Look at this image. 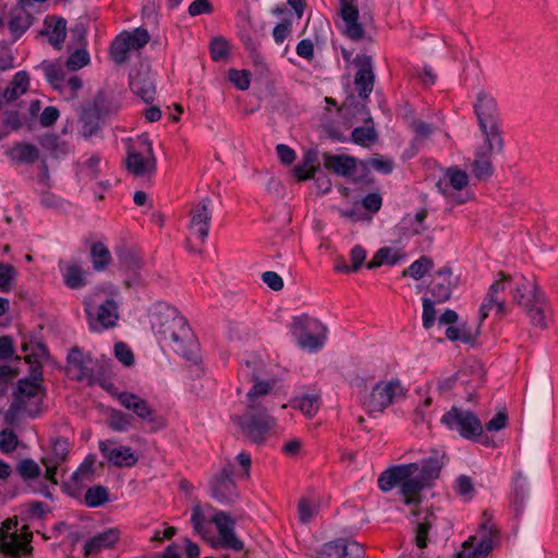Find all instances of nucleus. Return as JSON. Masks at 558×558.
I'll return each mask as SVG.
<instances>
[{
    "label": "nucleus",
    "instance_id": "1",
    "mask_svg": "<svg viewBox=\"0 0 558 558\" xmlns=\"http://www.w3.org/2000/svg\"><path fill=\"white\" fill-rule=\"evenodd\" d=\"M150 324L160 342L172 348L184 359L192 360L197 343L187 320L179 311L166 302H158L150 310Z\"/></svg>",
    "mask_w": 558,
    "mask_h": 558
},
{
    "label": "nucleus",
    "instance_id": "2",
    "mask_svg": "<svg viewBox=\"0 0 558 558\" xmlns=\"http://www.w3.org/2000/svg\"><path fill=\"white\" fill-rule=\"evenodd\" d=\"M25 362L29 364V375L17 380L12 395V402L4 413V421L10 426H17L22 417L35 418L41 413V404L45 397V388L41 361L35 353L25 355Z\"/></svg>",
    "mask_w": 558,
    "mask_h": 558
},
{
    "label": "nucleus",
    "instance_id": "3",
    "mask_svg": "<svg viewBox=\"0 0 558 558\" xmlns=\"http://www.w3.org/2000/svg\"><path fill=\"white\" fill-rule=\"evenodd\" d=\"M191 522L194 531L205 537L209 531V524H215L218 532V546L223 549L241 551L244 549V543L235 533V520L222 510H216L207 522L198 506L194 507L191 514Z\"/></svg>",
    "mask_w": 558,
    "mask_h": 558
},
{
    "label": "nucleus",
    "instance_id": "4",
    "mask_svg": "<svg viewBox=\"0 0 558 558\" xmlns=\"http://www.w3.org/2000/svg\"><path fill=\"white\" fill-rule=\"evenodd\" d=\"M513 300L524 308L534 327L547 328L550 306L545 292L534 281L521 278L513 291Z\"/></svg>",
    "mask_w": 558,
    "mask_h": 558
},
{
    "label": "nucleus",
    "instance_id": "5",
    "mask_svg": "<svg viewBox=\"0 0 558 558\" xmlns=\"http://www.w3.org/2000/svg\"><path fill=\"white\" fill-rule=\"evenodd\" d=\"M440 423L450 432L470 441L492 446L488 436L484 435V426L480 417L471 410L453 405L440 417Z\"/></svg>",
    "mask_w": 558,
    "mask_h": 558
},
{
    "label": "nucleus",
    "instance_id": "6",
    "mask_svg": "<svg viewBox=\"0 0 558 558\" xmlns=\"http://www.w3.org/2000/svg\"><path fill=\"white\" fill-rule=\"evenodd\" d=\"M480 129L485 136L489 150H501L502 138L498 125L497 104L493 96L478 93L473 105Z\"/></svg>",
    "mask_w": 558,
    "mask_h": 558
},
{
    "label": "nucleus",
    "instance_id": "7",
    "mask_svg": "<svg viewBox=\"0 0 558 558\" xmlns=\"http://www.w3.org/2000/svg\"><path fill=\"white\" fill-rule=\"evenodd\" d=\"M244 436L255 444L263 442L275 424L264 407L248 404L247 411L233 417Z\"/></svg>",
    "mask_w": 558,
    "mask_h": 558
},
{
    "label": "nucleus",
    "instance_id": "8",
    "mask_svg": "<svg viewBox=\"0 0 558 558\" xmlns=\"http://www.w3.org/2000/svg\"><path fill=\"white\" fill-rule=\"evenodd\" d=\"M403 395L399 380L378 381L369 392L361 397V403L369 416L376 417Z\"/></svg>",
    "mask_w": 558,
    "mask_h": 558
},
{
    "label": "nucleus",
    "instance_id": "9",
    "mask_svg": "<svg viewBox=\"0 0 558 558\" xmlns=\"http://www.w3.org/2000/svg\"><path fill=\"white\" fill-rule=\"evenodd\" d=\"M295 328L300 329L296 335L298 345L308 352H317L325 345L327 339V327L315 318H296Z\"/></svg>",
    "mask_w": 558,
    "mask_h": 558
},
{
    "label": "nucleus",
    "instance_id": "10",
    "mask_svg": "<svg viewBox=\"0 0 558 558\" xmlns=\"http://www.w3.org/2000/svg\"><path fill=\"white\" fill-rule=\"evenodd\" d=\"M98 449L108 463L117 468H132L138 461L131 447L118 445L114 439L99 440Z\"/></svg>",
    "mask_w": 558,
    "mask_h": 558
},
{
    "label": "nucleus",
    "instance_id": "11",
    "mask_svg": "<svg viewBox=\"0 0 558 558\" xmlns=\"http://www.w3.org/2000/svg\"><path fill=\"white\" fill-rule=\"evenodd\" d=\"M352 62L357 68L354 75L355 89L359 97L366 100L369 98L375 84L373 59L365 53H357Z\"/></svg>",
    "mask_w": 558,
    "mask_h": 558
},
{
    "label": "nucleus",
    "instance_id": "12",
    "mask_svg": "<svg viewBox=\"0 0 558 558\" xmlns=\"http://www.w3.org/2000/svg\"><path fill=\"white\" fill-rule=\"evenodd\" d=\"M481 529L482 536L477 545L470 544L473 538L464 542L463 549L458 555L459 558H485L493 550L494 542L499 535L498 529L489 521L482 523Z\"/></svg>",
    "mask_w": 558,
    "mask_h": 558
},
{
    "label": "nucleus",
    "instance_id": "13",
    "mask_svg": "<svg viewBox=\"0 0 558 558\" xmlns=\"http://www.w3.org/2000/svg\"><path fill=\"white\" fill-rule=\"evenodd\" d=\"M211 496L220 504H232L238 498V488L233 481L231 466L223 468L210 481Z\"/></svg>",
    "mask_w": 558,
    "mask_h": 558
},
{
    "label": "nucleus",
    "instance_id": "14",
    "mask_svg": "<svg viewBox=\"0 0 558 558\" xmlns=\"http://www.w3.org/2000/svg\"><path fill=\"white\" fill-rule=\"evenodd\" d=\"M213 213V201L204 197L191 211L190 230L201 241L208 236Z\"/></svg>",
    "mask_w": 558,
    "mask_h": 558
},
{
    "label": "nucleus",
    "instance_id": "15",
    "mask_svg": "<svg viewBox=\"0 0 558 558\" xmlns=\"http://www.w3.org/2000/svg\"><path fill=\"white\" fill-rule=\"evenodd\" d=\"M417 463L398 464L381 472L377 478L378 488L388 493L396 487L400 488L401 483L410 475L416 474Z\"/></svg>",
    "mask_w": 558,
    "mask_h": 558
},
{
    "label": "nucleus",
    "instance_id": "16",
    "mask_svg": "<svg viewBox=\"0 0 558 558\" xmlns=\"http://www.w3.org/2000/svg\"><path fill=\"white\" fill-rule=\"evenodd\" d=\"M128 170L135 177H143L156 171V158L151 144L145 146V151L128 150L125 159Z\"/></svg>",
    "mask_w": 558,
    "mask_h": 558
},
{
    "label": "nucleus",
    "instance_id": "17",
    "mask_svg": "<svg viewBox=\"0 0 558 558\" xmlns=\"http://www.w3.org/2000/svg\"><path fill=\"white\" fill-rule=\"evenodd\" d=\"M129 81L134 95L146 104L154 101L156 95L155 80L148 71L133 70L130 73Z\"/></svg>",
    "mask_w": 558,
    "mask_h": 558
},
{
    "label": "nucleus",
    "instance_id": "18",
    "mask_svg": "<svg viewBox=\"0 0 558 558\" xmlns=\"http://www.w3.org/2000/svg\"><path fill=\"white\" fill-rule=\"evenodd\" d=\"M340 15L345 24L344 34L352 40H360L364 37V28L359 23V10L354 0H340Z\"/></svg>",
    "mask_w": 558,
    "mask_h": 558
},
{
    "label": "nucleus",
    "instance_id": "19",
    "mask_svg": "<svg viewBox=\"0 0 558 558\" xmlns=\"http://www.w3.org/2000/svg\"><path fill=\"white\" fill-rule=\"evenodd\" d=\"M121 532L116 527L106 529L88 538L84 544V555L92 556L112 548L120 539Z\"/></svg>",
    "mask_w": 558,
    "mask_h": 558
},
{
    "label": "nucleus",
    "instance_id": "20",
    "mask_svg": "<svg viewBox=\"0 0 558 558\" xmlns=\"http://www.w3.org/2000/svg\"><path fill=\"white\" fill-rule=\"evenodd\" d=\"M445 453L440 451H432L427 457L423 458L418 464L416 475L429 486L430 483L439 477L440 471L445 465Z\"/></svg>",
    "mask_w": 558,
    "mask_h": 558
},
{
    "label": "nucleus",
    "instance_id": "21",
    "mask_svg": "<svg viewBox=\"0 0 558 558\" xmlns=\"http://www.w3.org/2000/svg\"><path fill=\"white\" fill-rule=\"evenodd\" d=\"M120 404L126 410L132 411L143 423H154L156 421V413L151 405L135 393L122 395Z\"/></svg>",
    "mask_w": 558,
    "mask_h": 558
},
{
    "label": "nucleus",
    "instance_id": "22",
    "mask_svg": "<svg viewBox=\"0 0 558 558\" xmlns=\"http://www.w3.org/2000/svg\"><path fill=\"white\" fill-rule=\"evenodd\" d=\"M31 542V534L21 536L16 533H13L5 536L4 539L0 543V550L4 555L12 558H22L32 554L33 547Z\"/></svg>",
    "mask_w": 558,
    "mask_h": 558
},
{
    "label": "nucleus",
    "instance_id": "23",
    "mask_svg": "<svg viewBox=\"0 0 558 558\" xmlns=\"http://www.w3.org/2000/svg\"><path fill=\"white\" fill-rule=\"evenodd\" d=\"M324 167L337 175L350 177L356 168V159L348 155H323Z\"/></svg>",
    "mask_w": 558,
    "mask_h": 558
},
{
    "label": "nucleus",
    "instance_id": "24",
    "mask_svg": "<svg viewBox=\"0 0 558 558\" xmlns=\"http://www.w3.org/2000/svg\"><path fill=\"white\" fill-rule=\"evenodd\" d=\"M33 15L24 10V7L12 10L9 20V29L12 41L19 40L23 34L32 26Z\"/></svg>",
    "mask_w": 558,
    "mask_h": 558
},
{
    "label": "nucleus",
    "instance_id": "25",
    "mask_svg": "<svg viewBox=\"0 0 558 558\" xmlns=\"http://www.w3.org/2000/svg\"><path fill=\"white\" fill-rule=\"evenodd\" d=\"M529 497V482L527 478L521 473H515L512 480L511 501L514 508L515 515L522 513L525 507V500Z\"/></svg>",
    "mask_w": 558,
    "mask_h": 558
},
{
    "label": "nucleus",
    "instance_id": "26",
    "mask_svg": "<svg viewBox=\"0 0 558 558\" xmlns=\"http://www.w3.org/2000/svg\"><path fill=\"white\" fill-rule=\"evenodd\" d=\"M36 69L44 72L45 78L53 89L59 90L65 86L66 70L62 64L45 60Z\"/></svg>",
    "mask_w": 558,
    "mask_h": 558
},
{
    "label": "nucleus",
    "instance_id": "27",
    "mask_svg": "<svg viewBox=\"0 0 558 558\" xmlns=\"http://www.w3.org/2000/svg\"><path fill=\"white\" fill-rule=\"evenodd\" d=\"M118 318V304L113 299L109 298L98 307L97 320L101 327L96 329V327L90 325V329L101 331L102 329L111 328L116 326Z\"/></svg>",
    "mask_w": 558,
    "mask_h": 558
},
{
    "label": "nucleus",
    "instance_id": "28",
    "mask_svg": "<svg viewBox=\"0 0 558 558\" xmlns=\"http://www.w3.org/2000/svg\"><path fill=\"white\" fill-rule=\"evenodd\" d=\"M45 25L48 28L49 44L56 49H61L66 37V21L63 17H47Z\"/></svg>",
    "mask_w": 558,
    "mask_h": 558
},
{
    "label": "nucleus",
    "instance_id": "29",
    "mask_svg": "<svg viewBox=\"0 0 558 558\" xmlns=\"http://www.w3.org/2000/svg\"><path fill=\"white\" fill-rule=\"evenodd\" d=\"M265 363L257 356L252 355L239 368V378L241 381L251 383L264 376Z\"/></svg>",
    "mask_w": 558,
    "mask_h": 558
},
{
    "label": "nucleus",
    "instance_id": "30",
    "mask_svg": "<svg viewBox=\"0 0 558 558\" xmlns=\"http://www.w3.org/2000/svg\"><path fill=\"white\" fill-rule=\"evenodd\" d=\"M402 259V253L400 250L392 248L389 246L380 247L373 256V258L366 264L368 269H374L383 265L395 266Z\"/></svg>",
    "mask_w": 558,
    "mask_h": 558
},
{
    "label": "nucleus",
    "instance_id": "31",
    "mask_svg": "<svg viewBox=\"0 0 558 558\" xmlns=\"http://www.w3.org/2000/svg\"><path fill=\"white\" fill-rule=\"evenodd\" d=\"M495 150L488 149V144L486 143V146L482 148L481 150H477L476 158L472 163V171L473 174L478 180H486L489 178L493 173V167L489 158L490 153H495Z\"/></svg>",
    "mask_w": 558,
    "mask_h": 558
},
{
    "label": "nucleus",
    "instance_id": "32",
    "mask_svg": "<svg viewBox=\"0 0 558 558\" xmlns=\"http://www.w3.org/2000/svg\"><path fill=\"white\" fill-rule=\"evenodd\" d=\"M427 487L417 475L408 476L400 485V495L407 505L413 504L418 499L421 492Z\"/></svg>",
    "mask_w": 558,
    "mask_h": 558
},
{
    "label": "nucleus",
    "instance_id": "33",
    "mask_svg": "<svg viewBox=\"0 0 558 558\" xmlns=\"http://www.w3.org/2000/svg\"><path fill=\"white\" fill-rule=\"evenodd\" d=\"M11 156L19 162L31 165L38 160L39 150L34 144L21 142L12 147Z\"/></svg>",
    "mask_w": 558,
    "mask_h": 558
},
{
    "label": "nucleus",
    "instance_id": "34",
    "mask_svg": "<svg viewBox=\"0 0 558 558\" xmlns=\"http://www.w3.org/2000/svg\"><path fill=\"white\" fill-rule=\"evenodd\" d=\"M107 426L116 433H124L132 426V416L118 409H109Z\"/></svg>",
    "mask_w": 558,
    "mask_h": 558
},
{
    "label": "nucleus",
    "instance_id": "35",
    "mask_svg": "<svg viewBox=\"0 0 558 558\" xmlns=\"http://www.w3.org/2000/svg\"><path fill=\"white\" fill-rule=\"evenodd\" d=\"M39 145L50 151L53 157L66 155L69 146L66 143L61 142L57 134L47 133L38 137Z\"/></svg>",
    "mask_w": 558,
    "mask_h": 558
},
{
    "label": "nucleus",
    "instance_id": "36",
    "mask_svg": "<svg viewBox=\"0 0 558 558\" xmlns=\"http://www.w3.org/2000/svg\"><path fill=\"white\" fill-rule=\"evenodd\" d=\"M434 263L428 256H421L414 260L408 268L401 272L402 277H411L414 280H420L433 268Z\"/></svg>",
    "mask_w": 558,
    "mask_h": 558
},
{
    "label": "nucleus",
    "instance_id": "37",
    "mask_svg": "<svg viewBox=\"0 0 558 558\" xmlns=\"http://www.w3.org/2000/svg\"><path fill=\"white\" fill-rule=\"evenodd\" d=\"M70 449L71 444L66 438H56L51 444V452L43 457V459L49 460L58 464H62L68 460Z\"/></svg>",
    "mask_w": 558,
    "mask_h": 558
},
{
    "label": "nucleus",
    "instance_id": "38",
    "mask_svg": "<svg viewBox=\"0 0 558 558\" xmlns=\"http://www.w3.org/2000/svg\"><path fill=\"white\" fill-rule=\"evenodd\" d=\"M436 521V515L433 512H427L423 520L416 525L415 544L420 549H423L428 544V535Z\"/></svg>",
    "mask_w": 558,
    "mask_h": 558
},
{
    "label": "nucleus",
    "instance_id": "39",
    "mask_svg": "<svg viewBox=\"0 0 558 558\" xmlns=\"http://www.w3.org/2000/svg\"><path fill=\"white\" fill-rule=\"evenodd\" d=\"M132 48L130 43L120 33L110 46V57L117 64L125 63L130 58Z\"/></svg>",
    "mask_w": 558,
    "mask_h": 558
},
{
    "label": "nucleus",
    "instance_id": "40",
    "mask_svg": "<svg viewBox=\"0 0 558 558\" xmlns=\"http://www.w3.org/2000/svg\"><path fill=\"white\" fill-rule=\"evenodd\" d=\"M109 501L108 488L104 485H94L89 487L84 496V502L89 508H98Z\"/></svg>",
    "mask_w": 558,
    "mask_h": 558
},
{
    "label": "nucleus",
    "instance_id": "41",
    "mask_svg": "<svg viewBox=\"0 0 558 558\" xmlns=\"http://www.w3.org/2000/svg\"><path fill=\"white\" fill-rule=\"evenodd\" d=\"M90 258L94 269L104 270L111 262V253L101 242H95L90 247Z\"/></svg>",
    "mask_w": 558,
    "mask_h": 558
},
{
    "label": "nucleus",
    "instance_id": "42",
    "mask_svg": "<svg viewBox=\"0 0 558 558\" xmlns=\"http://www.w3.org/2000/svg\"><path fill=\"white\" fill-rule=\"evenodd\" d=\"M64 284L70 289H80L86 286L87 281L83 269L78 265H69L62 270Z\"/></svg>",
    "mask_w": 558,
    "mask_h": 558
},
{
    "label": "nucleus",
    "instance_id": "43",
    "mask_svg": "<svg viewBox=\"0 0 558 558\" xmlns=\"http://www.w3.org/2000/svg\"><path fill=\"white\" fill-rule=\"evenodd\" d=\"M351 137L354 144L368 147L376 142L378 134L374 125H368L366 123L363 126L354 128L351 133Z\"/></svg>",
    "mask_w": 558,
    "mask_h": 558
},
{
    "label": "nucleus",
    "instance_id": "44",
    "mask_svg": "<svg viewBox=\"0 0 558 558\" xmlns=\"http://www.w3.org/2000/svg\"><path fill=\"white\" fill-rule=\"evenodd\" d=\"M96 456L93 453L87 454L78 468L72 473L71 481L77 484L84 480H92Z\"/></svg>",
    "mask_w": 558,
    "mask_h": 558
},
{
    "label": "nucleus",
    "instance_id": "45",
    "mask_svg": "<svg viewBox=\"0 0 558 558\" xmlns=\"http://www.w3.org/2000/svg\"><path fill=\"white\" fill-rule=\"evenodd\" d=\"M445 180L456 191H461L469 184L466 172L458 167L448 168L445 173Z\"/></svg>",
    "mask_w": 558,
    "mask_h": 558
},
{
    "label": "nucleus",
    "instance_id": "46",
    "mask_svg": "<svg viewBox=\"0 0 558 558\" xmlns=\"http://www.w3.org/2000/svg\"><path fill=\"white\" fill-rule=\"evenodd\" d=\"M121 34L125 38V40L128 43H130L132 50L142 49L143 47H145L148 44V41L150 39L149 33L147 32V29L142 28V27H137L133 32L124 31Z\"/></svg>",
    "mask_w": 558,
    "mask_h": 558
},
{
    "label": "nucleus",
    "instance_id": "47",
    "mask_svg": "<svg viewBox=\"0 0 558 558\" xmlns=\"http://www.w3.org/2000/svg\"><path fill=\"white\" fill-rule=\"evenodd\" d=\"M315 160V156L312 154H306L304 156L303 163L295 166L294 175L299 180H310L315 179V174L318 171L319 167L313 166L312 163Z\"/></svg>",
    "mask_w": 558,
    "mask_h": 558
},
{
    "label": "nucleus",
    "instance_id": "48",
    "mask_svg": "<svg viewBox=\"0 0 558 558\" xmlns=\"http://www.w3.org/2000/svg\"><path fill=\"white\" fill-rule=\"evenodd\" d=\"M454 288L456 281L450 279L440 280L433 284L430 292L435 301L441 303L450 299Z\"/></svg>",
    "mask_w": 558,
    "mask_h": 558
},
{
    "label": "nucleus",
    "instance_id": "49",
    "mask_svg": "<svg viewBox=\"0 0 558 558\" xmlns=\"http://www.w3.org/2000/svg\"><path fill=\"white\" fill-rule=\"evenodd\" d=\"M495 308L496 314L500 317L508 314L509 310L504 299L496 298L495 302H487V298L484 299L480 307V322L483 323L489 315V312Z\"/></svg>",
    "mask_w": 558,
    "mask_h": 558
},
{
    "label": "nucleus",
    "instance_id": "50",
    "mask_svg": "<svg viewBox=\"0 0 558 558\" xmlns=\"http://www.w3.org/2000/svg\"><path fill=\"white\" fill-rule=\"evenodd\" d=\"M252 387L247 391L248 404H256V400L259 397L268 395L272 389V384L267 380H263L262 378L252 380Z\"/></svg>",
    "mask_w": 558,
    "mask_h": 558
},
{
    "label": "nucleus",
    "instance_id": "51",
    "mask_svg": "<svg viewBox=\"0 0 558 558\" xmlns=\"http://www.w3.org/2000/svg\"><path fill=\"white\" fill-rule=\"evenodd\" d=\"M319 397L314 393H306L299 399V409L307 416H314L319 409Z\"/></svg>",
    "mask_w": 558,
    "mask_h": 558
},
{
    "label": "nucleus",
    "instance_id": "52",
    "mask_svg": "<svg viewBox=\"0 0 558 558\" xmlns=\"http://www.w3.org/2000/svg\"><path fill=\"white\" fill-rule=\"evenodd\" d=\"M342 537L325 543L319 549L318 558H343Z\"/></svg>",
    "mask_w": 558,
    "mask_h": 558
},
{
    "label": "nucleus",
    "instance_id": "53",
    "mask_svg": "<svg viewBox=\"0 0 558 558\" xmlns=\"http://www.w3.org/2000/svg\"><path fill=\"white\" fill-rule=\"evenodd\" d=\"M210 57L214 61L225 60L229 54V44L223 37H215L209 45Z\"/></svg>",
    "mask_w": 558,
    "mask_h": 558
},
{
    "label": "nucleus",
    "instance_id": "54",
    "mask_svg": "<svg viewBox=\"0 0 558 558\" xmlns=\"http://www.w3.org/2000/svg\"><path fill=\"white\" fill-rule=\"evenodd\" d=\"M499 278L495 280L486 294L487 302H495L496 298H499L498 294L504 292L511 283V278L504 272L498 274Z\"/></svg>",
    "mask_w": 558,
    "mask_h": 558
},
{
    "label": "nucleus",
    "instance_id": "55",
    "mask_svg": "<svg viewBox=\"0 0 558 558\" xmlns=\"http://www.w3.org/2000/svg\"><path fill=\"white\" fill-rule=\"evenodd\" d=\"M17 472L23 480L29 481L40 475V468L33 459H23L17 465Z\"/></svg>",
    "mask_w": 558,
    "mask_h": 558
},
{
    "label": "nucleus",
    "instance_id": "56",
    "mask_svg": "<svg viewBox=\"0 0 558 558\" xmlns=\"http://www.w3.org/2000/svg\"><path fill=\"white\" fill-rule=\"evenodd\" d=\"M88 62L89 54L87 50L76 49L69 56L68 60L65 61V68L70 71H76L87 65Z\"/></svg>",
    "mask_w": 558,
    "mask_h": 558
},
{
    "label": "nucleus",
    "instance_id": "57",
    "mask_svg": "<svg viewBox=\"0 0 558 558\" xmlns=\"http://www.w3.org/2000/svg\"><path fill=\"white\" fill-rule=\"evenodd\" d=\"M367 166L380 174H390L393 171V161L381 155H375L367 160Z\"/></svg>",
    "mask_w": 558,
    "mask_h": 558
},
{
    "label": "nucleus",
    "instance_id": "58",
    "mask_svg": "<svg viewBox=\"0 0 558 558\" xmlns=\"http://www.w3.org/2000/svg\"><path fill=\"white\" fill-rule=\"evenodd\" d=\"M422 325L425 329H430L436 320L435 302L428 298H423Z\"/></svg>",
    "mask_w": 558,
    "mask_h": 558
},
{
    "label": "nucleus",
    "instance_id": "59",
    "mask_svg": "<svg viewBox=\"0 0 558 558\" xmlns=\"http://www.w3.org/2000/svg\"><path fill=\"white\" fill-rule=\"evenodd\" d=\"M229 80L238 89L246 90L251 84V74L246 70L231 69Z\"/></svg>",
    "mask_w": 558,
    "mask_h": 558
},
{
    "label": "nucleus",
    "instance_id": "60",
    "mask_svg": "<svg viewBox=\"0 0 558 558\" xmlns=\"http://www.w3.org/2000/svg\"><path fill=\"white\" fill-rule=\"evenodd\" d=\"M82 80L77 75H72L70 77L65 76V86L60 88L58 92L65 98L72 99L76 97L77 92L82 88Z\"/></svg>",
    "mask_w": 558,
    "mask_h": 558
},
{
    "label": "nucleus",
    "instance_id": "61",
    "mask_svg": "<svg viewBox=\"0 0 558 558\" xmlns=\"http://www.w3.org/2000/svg\"><path fill=\"white\" fill-rule=\"evenodd\" d=\"M342 547L343 558H364L365 556L364 547L355 541L342 537Z\"/></svg>",
    "mask_w": 558,
    "mask_h": 558
},
{
    "label": "nucleus",
    "instance_id": "62",
    "mask_svg": "<svg viewBox=\"0 0 558 558\" xmlns=\"http://www.w3.org/2000/svg\"><path fill=\"white\" fill-rule=\"evenodd\" d=\"M292 32V21L289 19L282 20L272 29V38L277 45H281Z\"/></svg>",
    "mask_w": 558,
    "mask_h": 558
},
{
    "label": "nucleus",
    "instance_id": "63",
    "mask_svg": "<svg viewBox=\"0 0 558 558\" xmlns=\"http://www.w3.org/2000/svg\"><path fill=\"white\" fill-rule=\"evenodd\" d=\"M114 355L119 362L125 366H131L134 363V354L130 347L124 342L114 344Z\"/></svg>",
    "mask_w": 558,
    "mask_h": 558
},
{
    "label": "nucleus",
    "instance_id": "64",
    "mask_svg": "<svg viewBox=\"0 0 558 558\" xmlns=\"http://www.w3.org/2000/svg\"><path fill=\"white\" fill-rule=\"evenodd\" d=\"M17 436L14 432L2 430L0 433V449L4 453H10L16 449Z\"/></svg>",
    "mask_w": 558,
    "mask_h": 558
}]
</instances>
